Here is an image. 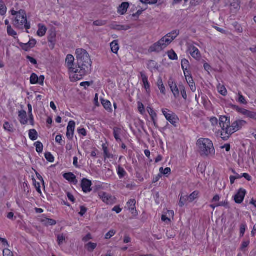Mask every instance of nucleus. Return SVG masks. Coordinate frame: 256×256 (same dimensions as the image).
<instances>
[{"instance_id": "obj_1", "label": "nucleus", "mask_w": 256, "mask_h": 256, "mask_svg": "<svg viewBox=\"0 0 256 256\" xmlns=\"http://www.w3.org/2000/svg\"><path fill=\"white\" fill-rule=\"evenodd\" d=\"M76 56L80 69V74L76 76V80H80L83 76L90 71L92 62L88 53L82 48L77 49Z\"/></svg>"}, {"instance_id": "obj_2", "label": "nucleus", "mask_w": 256, "mask_h": 256, "mask_svg": "<svg viewBox=\"0 0 256 256\" xmlns=\"http://www.w3.org/2000/svg\"><path fill=\"white\" fill-rule=\"evenodd\" d=\"M198 151L202 156L212 157L214 156L216 150L212 141L206 138H199L196 142Z\"/></svg>"}, {"instance_id": "obj_3", "label": "nucleus", "mask_w": 256, "mask_h": 256, "mask_svg": "<svg viewBox=\"0 0 256 256\" xmlns=\"http://www.w3.org/2000/svg\"><path fill=\"white\" fill-rule=\"evenodd\" d=\"M176 33H168L150 48L151 52H160L164 49L176 37Z\"/></svg>"}, {"instance_id": "obj_4", "label": "nucleus", "mask_w": 256, "mask_h": 256, "mask_svg": "<svg viewBox=\"0 0 256 256\" xmlns=\"http://www.w3.org/2000/svg\"><path fill=\"white\" fill-rule=\"evenodd\" d=\"M14 24L17 28L22 29L24 28L26 30L30 29V26L26 20V14L24 10H20L15 16L14 20Z\"/></svg>"}, {"instance_id": "obj_5", "label": "nucleus", "mask_w": 256, "mask_h": 256, "mask_svg": "<svg viewBox=\"0 0 256 256\" xmlns=\"http://www.w3.org/2000/svg\"><path fill=\"white\" fill-rule=\"evenodd\" d=\"M246 124V122L242 120H238L234 121L231 124H230L229 129L228 128L227 130H228L226 136H224L222 137V138H228L230 135L242 128V127H244Z\"/></svg>"}, {"instance_id": "obj_6", "label": "nucleus", "mask_w": 256, "mask_h": 256, "mask_svg": "<svg viewBox=\"0 0 256 256\" xmlns=\"http://www.w3.org/2000/svg\"><path fill=\"white\" fill-rule=\"evenodd\" d=\"M74 58L72 54H68L66 58V65L69 71L72 73L73 78L76 80V77L79 74V70L74 68Z\"/></svg>"}, {"instance_id": "obj_7", "label": "nucleus", "mask_w": 256, "mask_h": 256, "mask_svg": "<svg viewBox=\"0 0 256 256\" xmlns=\"http://www.w3.org/2000/svg\"><path fill=\"white\" fill-rule=\"evenodd\" d=\"M230 118L224 116H221L219 118V124L222 129V138L226 136L227 130L230 126Z\"/></svg>"}, {"instance_id": "obj_8", "label": "nucleus", "mask_w": 256, "mask_h": 256, "mask_svg": "<svg viewBox=\"0 0 256 256\" xmlns=\"http://www.w3.org/2000/svg\"><path fill=\"white\" fill-rule=\"evenodd\" d=\"M162 111L166 120L172 125L176 126V124L178 120V118L177 116L174 113L166 108H163Z\"/></svg>"}, {"instance_id": "obj_9", "label": "nucleus", "mask_w": 256, "mask_h": 256, "mask_svg": "<svg viewBox=\"0 0 256 256\" xmlns=\"http://www.w3.org/2000/svg\"><path fill=\"white\" fill-rule=\"evenodd\" d=\"M188 52L196 60L200 58V54L198 50L192 44L189 43L188 45Z\"/></svg>"}, {"instance_id": "obj_10", "label": "nucleus", "mask_w": 256, "mask_h": 256, "mask_svg": "<svg viewBox=\"0 0 256 256\" xmlns=\"http://www.w3.org/2000/svg\"><path fill=\"white\" fill-rule=\"evenodd\" d=\"M44 76H40L38 77L37 74L35 73H32L30 77V83L32 84H39L40 86H44Z\"/></svg>"}, {"instance_id": "obj_11", "label": "nucleus", "mask_w": 256, "mask_h": 256, "mask_svg": "<svg viewBox=\"0 0 256 256\" xmlns=\"http://www.w3.org/2000/svg\"><path fill=\"white\" fill-rule=\"evenodd\" d=\"M236 110L240 114L246 116L247 118L256 120V112L247 110L246 109L237 106Z\"/></svg>"}, {"instance_id": "obj_12", "label": "nucleus", "mask_w": 256, "mask_h": 256, "mask_svg": "<svg viewBox=\"0 0 256 256\" xmlns=\"http://www.w3.org/2000/svg\"><path fill=\"white\" fill-rule=\"evenodd\" d=\"M98 196L102 202L106 204H111L114 202V198L104 192H99Z\"/></svg>"}, {"instance_id": "obj_13", "label": "nucleus", "mask_w": 256, "mask_h": 256, "mask_svg": "<svg viewBox=\"0 0 256 256\" xmlns=\"http://www.w3.org/2000/svg\"><path fill=\"white\" fill-rule=\"evenodd\" d=\"M92 182L91 180L86 178H84L82 179L81 182V187L82 190V191L84 193H88L92 191Z\"/></svg>"}, {"instance_id": "obj_14", "label": "nucleus", "mask_w": 256, "mask_h": 256, "mask_svg": "<svg viewBox=\"0 0 256 256\" xmlns=\"http://www.w3.org/2000/svg\"><path fill=\"white\" fill-rule=\"evenodd\" d=\"M246 194V190L244 189L240 188L234 197V202L236 204H241L244 200Z\"/></svg>"}, {"instance_id": "obj_15", "label": "nucleus", "mask_w": 256, "mask_h": 256, "mask_svg": "<svg viewBox=\"0 0 256 256\" xmlns=\"http://www.w3.org/2000/svg\"><path fill=\"white\" fill-rule=\"evenodd\" d=\"M184 75L186 78V80L189 85V86L192 92H194L196 90V87L195 84L194 82L193 78L191 76L190 72H184Z\"/></svg>"}, {"instance_id": "obj_16", "label": "nucleus", "mask_w": 256, "mask_h": 256, "mask_svg": "<svg viewBox=\"0 0 256 256\" xmlns=\"http://www.w3.org/2000/svg\"><path fill=\"white\" fill-rule=\"evenodd\" d=\"M75 126L76 123L73 120H70L68 124V126H67L66 136L70 140H72L74 136Z\"/></svg>"}, {"instance_id": "obj_17", "label": "nucleus", "mask_w": 256, "mask_h": 256, "mask_svg": "<svg viewBox=\"0 0 256 256\" xmlns=\"http://www.w3.org/2000/svg\"><path fill=\"white\" fill-rule=\"evenodd\" d=\"M140 77L143 82V87L145 89L146 93H150V84L148 80V76L144 72H140Z\"/></svg>"}, {"instance_id": "obj_18", "label": "nucleus", "mask_w": 256, "mask_h": 256, "mask_svg": "<svg viewBox=\"0 0 256 256\" xmlns=\"http://www.w3.org/2000/svg\"><path fill=\"white\" fill-rule=\"evenodd\" d=\"M146 110L150 116L154 126L157 128V114L156 112L150 106L147 107Z\"/></svg>"}, {"instance_id": "obj_19", "label": "nucleus", "mask_w": 256, "mask_h": 256, "mask_svg": "<svg viewBox=\"0 0 256 256\" xmlns=\"http://www.w3.org/2000/svg\"><path fill=\"white\" fill-rule=\"evenodd\" d=\"M110 26L112 30L118 31L127 30L130 28L128 26L120 25L116 22L112 23Z\"/></svg>"}, {"instance_id": "obj_20", "label": "nucleus", "mask_w": 256, "mask_h": 256, "mask_svg": "<svg viewBox=\"0 0 256 256\" xmlns=\"http://www.w3.org/2000/svg\"><path fill=\"white\" fill-rule=\"evenodd\" d=\"M230 10L236 12L240 8V0H229Z\"/></svg>"}, {"instance_id": "obj_21", "label": "nucleus", "mask_w": 256, "mask_h": 256, "mask_svg": "<svg viewBox=\"0 0 256 256\" xmlns=\"http://www.w3.org/2000/svg\"><path fill=\"white\" fill-rule=\"evenodd\" d=\"M18 116L20 118V122L22 124H26L29 121V118H27L26 112L24 110L19 111Z\"/></svg>"}, {"instance_id": "obj_22", "label": "nucleus", "mask_w": 256, "mask_h": 256, "mask_svg": "<svg viewBox=\"0 0 256 256\" xmlns=\"http://www.w3.org/2000/svg\"><path fill=\"white\" fill-rule=\"evenodd\" d=\"M64 178L70 182L76 184L78 182L76 176L72 172H68L64 174Z\"/></svg>"}, {"instance_id": "obj_23", "label": "nucleus", "mask_w": 256, "mask_h": 256, "mask_svg": "<svg viewBox=\"0 0 256 256\" xmlns=\"http://www.w3.org/2000/svg\"><path fill=\"white\" fill-rule=\"evenodd\" d=\"M169 86L175 98H177L180 96L179 90L175 82H172L169 84Z\"/></svg>"}, {"instance_id": "obj_24", "label": "nucleus", "mask_w": 256, "mask_h": 256, "mask_svg": "<svg viewBox=\"0 0 256 256\" xmlns=\"http://www.w3.org/2000/svg\"><path fill=\"white\" fill-rule=\"evenodd\" d=\"M156 86L158 87L159 90H160V92L162 94L165 95L166 92V88L162 80V78L159 77L158 79L157 82H156Z\"/></svg>"}, {"instance_id": "obj_25", "label": "nucleus", "mask_w": 256, "mask_h": 256, "mask_svg": "<svg viewBox=\"0 0 256 256\" xmlns=\"http://www.w3.org/2000/svg\"><path fill=\"white\" fill-rule=\"evenodd\" d=\"M128 6L129 4L128 2H122L118 8V13L121 14H124L126 12Z\"/></svg>"}, {"instance_id": "obj_26", "label": "nucleus", "mask_w": 256, "mask_h": 256, "mask_svg": "<svg viewBox=\"0 0 256 256\" xmlns=\"http://www.w3.org/2000/svg\"><path fill=\"white\" fill-rule=\"evenodd\" d=\"M147 66L148 68L151 72H153L154 70L158 68V64L157 62L152 60H150L148 62Z\"/></svg>"}, {"instance_id": "obj_27", "label": "nucleus", "mask_w": 256, "mask_h": 256, "mask_svg": "<svg viewBox=\"0 0 256 256\" xmlns=\"http://www.w3.org/2000/svg\"><path fill=\"white\" fill-rule=\"evenodd\" d=\"M111 50L114 54H117L120 48L117 40H114L110 44Z\"/></svg>"}, {"instance_id": "obj_28", "label": "nucleus", "mask_w": 256, "mask_h": 256, "mask_svg": "<svg viewBox=\"0 0 256 256\" xmlns=\"http://www.w3.org/2000/svg\"><path fill=\"white\" fill-rule=\"evenodd\" d=\"M102 104L107 111L109 112H111L112 111V104L109 100H102Z\"/></svg>"}, {"instance_id": "obj_29", "label": "nucleus", "mask_w": 256, "mask_h": 256, "mask_svg": "<svg viewBox=\"0 0 256 256\" xmlns=\"http://www.w3.org/2000/svg\"><path fill=\"white\" fill-rule=\"evenodd\" d=\"M28 116H29L30 124L31 125L34 126V116L32 114V106L30 104H28Z\"/></svg>"}, {"instance_id": "obj_30", "label": "nucleus", "mask_w": 256, "mask_h": 256, "mask_svg": "<svg viewBox=\"0 0 256 256\" xmlns=\"http://www.w3.org/2000/svg\"><path fill=\"white\" fill-rule=\"evenodd\" d=\"M181 65L184 73L185 72H190L188 70L190 67V64L189 62L185 58L182 59L181 62Z\"/></svg>"}, {"instance_id": "obj_31", "label": "nucleus", "mask_w": 256, "mask_h": 256, "mask_svg": "<svg viewBox=\"0 0 256 256\" xmlns=\"http://www.w3.org/2000/svg\"><path fill=\"white\" fill-rule=\"evenodd\" d=\"M199 194V192L197 190L194 192L189 196H188V202H191L197 199L198 197Z\"/></svg>"}, {"instance_id": "obj_32", "label": "nucleus", "mask_w": 256, "mask_h": 256, "mask_svg": "<svg viewBox=\"0 0 256 256\" xmlns=\"http://www.w3.org/2000/svg\"><path fill=\"white\" fill-rule=\"evenodd\" d=\"M42 222L44 224L45 226H54L56 224V220H52V219L48 218H44L42 219Z\"/></svg>"}, {"instance_id": "obj_33", "label": "nucleus", "mask_w": 256, "mask_h": 256, "mask_svg": "<svg viewBox=\"0 0 256 256\" xmlns=\"http://www.w3.org/2000/svg\"><path fill=\"white\" fill-rule=\"evenodd\" d=\"M97 246V244L89 242L85 245L86 248L88 252H92Z\"/></svg>"}, {"instance_id": "obj_34", "label": "nucleus", "mask_w": 256, "mask_h": 256, "mask_svg": "<svg viewBox=\"0 0 256 256\" xmlns=\"http://www.w3.org/2000/svg\"><path fill=\"white\" fill-rule=\"evenodd\" d=\"M28 136L32 140H35L38 138V132L34 129L29 130Z\"/></svg>"}, {"instance_id": "obj_35", "label": "nucleus", "mask_w": 256, "mask_h": 256, "mask_svg": "<svg viewBox=\"0 0 256 256\" xmlns=\"http://www.w3.org/2000/svg\"><path fill=\"white\" fill-rule=\"evenodd\" d=\"M210 122L213 127V130H215V128L217 127L218 124V120L216 118L212 116L210 118Z\"/></svg>"}, {"instance_id": "obj_36", "label": "nucleus", "mask_w": 256, "mask_h": 256, "mask_svg": "<svg viewBox=\"0 0 256 256\" xmlns=\"http://www.w3.org/2000/svg\"><path fill=\"white\" fill-rule=\"evenodd\" d=\"M168 56L171 60H177L178 59L176 54L172 50L168 52Z\"/></svg>"}, {"instance_id": "obj_37", "label": "nucleus", "mask_w": 256, "mask_h": 256, "mask_svg": "<svg viewBox=\"0 0 256 256\" xmlns=\"http://www.w3.org/2000/svg\"><path fill=\"white\" fill-rule=\"evenodd\" d=\"M188 202V196H183L182 194L180 196V200L178 202V205L180 207H182L186 202Z\"/></svg>"}, {"instance_id": "obj_38", "label": "nucleus", "mask_w": 256, "mask_h": 256, "mask_svg": "<svg viewBox=\"0 0 256 256\" xmlns=\"http://www.w3.org/2000/svg\"><path fill=\"white\" fill-rule=\"evenodd\" d=\"M118 174L120 178H122L126 174L124 170L120 166H118L116 168Z\"/></svg>"}, {"instance_id": "obj_39", "label": "nucleus", "mask_w": 256, "mask_h": 256, "mask_svg": "<svg viewBox=\"0 0 256 256\" xmlns=\"http://www.w3.org/2000/svg\"><path fill=\"white\" fill-rule=\"evenodd\" d=\"M4 128L5 130L9 132H13L14 128L12 124H10L8 122H5L4 124Z\"/></svg>"}, {"instance_id": "obj_40", "label": "nucleus", "mask_w": 256, "mask_h": 256, "mask_svg": "<svg viewBox=\"0 0 256 256\" xmlns=\"http://www.w3.org/2000/svg\"><path fill=\"white\" fill-rule=\"evenodd\" d=\"M34 145L36 148V151L38 153H42L43 150V144H42L40 142H35Z\"/></svg>"}, {"instance_id": "obj_41", "label": "nucleus", "mask_w": 256, "mask_h": 256, "mask_svg": "<svg viewBox=\"0 0 256 256\" xmlns=\"http://www.w3.org/2000/svg\"><path fill=\"white\" fill-rule=\"evenodd\" d=\"M128 207V208L132 210H134L136 206V200H130L128 202H127Z\"/></svg>"}, {"instance_id": "obj_42", "label": "nucleus", "mask_w": 256, "mask_h": 256, "mask_svg": "<svg viewBox=\"0 0 256 256\" xmlns=\"http://www.w3.org/2000/svg\"><path fill=\"white\" fill-rule=\"evenodd\" d=\"M218 92L224 96L227 94V90L224 86L219 85L218 86Z\"/></svg>"}, {"instance_id": "obj_43", "label": "nucleus", "mask_w": 256, "mask_h": 256, "mask_svg": "<svg viewBox=\"0 0 256 256\" xmlns=\"http://www.w3.org/2000/svg\"><path fill=\"white\" fill-rule=\"evenodd\" d=\"M45 158L46 160L50 162H53L54 160V156L50 152H46L45 154Z\"/></svg>"}, {"instance_id": "obj_44", "label": "nucleus", "mask_w": 256, "mask_h": 256, "mask_svg": "<svg viewBox=\"0 0 256 256\" xmlns=\"http://www.w3.org/2000/svg\"><path fill=\"white\" fill-rule=\"evenodd\" d=\"M138 108L140 114L143 115L145 114L146 111L144 106L141 102H138Z\"/></svg>"}, {"instance_id": "obj_45", "label": "nucleus", "mask_w": 256, "mask_h": 256, "mask_svg": "<svg viewBox=\"0 0 256 256\" xmlns=\"http://www.w3.org/2000/svg\"><path fill=\"white\" fill-rule=\"evenodd\" d=\"M160 172L161 174H163L164 175L169 174L171 172V170L170 168H164L162 167L160 168Z\"/></svg>"}, {"instance_id": "obj_46", "label": "nucleus", "mask_w": 256, "mask_h": 256, "mask_svg": "<svg viewBox=\"0 0 256 256\" xmlns=\"http://www.w3.org/2000/svg\"><path fill=\"white\" fill-rule=\"evenodd\" d=\"M114 138H116V140L118 142H119L120 141V130L118 128H115L114 130Z\"/></svg>"}, {"instance_id": "obj_47", "label": "nucleus", "mask_w": 256, "mask_h": 256, "mask_svg": "<svg viewBox=\"0 0 256 256\" xmlns=\"http://www.w3.org/2000/svg\"><path fill=\"white\" fill-rule=\"evenodd\" d=\"M164 214H166V216L169 218V220H171V218H173L174 216V212L173 210H166V212H164Z\"/></svg>"}, {"instance_id": "obj_48", "label": "nucleus", "mask_w": 256, "mask_h": 256, "mask_svg": "<svg viewBox=\"0 0 256 256\" xmlns=\"http://www.w3.org/2000/svg\"><path fill=\"white\" fill-rule=\"evenodd\" d=\"M116 234V231L114 230H110L108 233H106L105 235V238L106 240H108Z\"/></svg>"}, {"instance_id": "obj_49", "label": "nucleus", "mask_w": 256, "mask_h": 256, "mask_svg": "<svg viewBox=\"0 0 256 256\" xmlns=\"http://www.w3.org/2000/svg\"><path fill=\"white\" fill-rule=\"evenodd\" d=\"M58 244L60 246L62 244L65 240V236L64 234H59L57 236Z\"/></svg>"}, {"instance_id": "obj_50", "label": "nucleus", "mask_w": 256, "mask_h": 256, "mask_svg": "<svg viewBox=\"0 0 256 256\" xmlns=\"http://www.w3.org/2000/svg\"><path fill=\"white\" fill-rule=\"evenodd\" d=\"M246 227H247V226H246V224H242L240 225V236L241 237L244 236Z\"/></svg>"}, {"instance_id": "obj_51", "label": "nucleus", "mask_w": 256, "mask_h": 256, "mask_svg": "<svg viewBox=\"0 0 256 256\" xmlns=\"http://www.w3.org/2000/svg\"><path fill=\"white\" fill-rule=\"evenodd\" d=\"M238 101L240 104H246V101L244 96H242L240 94H238Z\"/></svg>"}, {"instance_id": "obj_52", "label": "nucleus", "mask_w": 256, "mask_h": 256, "mask_svg": "<svg viewBox=\"0 0 256 256\" xmlns=\"http://www.w3.org/2000/svg\"><path fill=\"white\" fill-rule=\"evenodd\" d=\"M242 178V176H240L238 174H236V176H230V182L231 184H234V182H235L236 180L239 179V178Z\"/></svg>"}, {"instance_id": "obj_53", "label": "nucleus", "mask_w": 256, "mask_h": 256, "mask_svg": "<svg viewBox=\"0 0 256 256\" xmlns=\"http://www.w3.org/2000/svg\"><path fill=\"white\" fill-rule=\"evenodd\" d=\"M180 90L182 96L184 100H186L187 98V94L184 87L183 86H180Z\"/></svg>"}, {"instance_id": "obj_54", "label": "nucleus", "mask_w": 256, "mask_h": 256, "mask_svg": "<svg viewBox=\"0 0 256 256\" xmlns=\"http://www.w3.org/2000/svg\"><path fill=\"white\" fill-rule=\"evenodd\" d=\"M6 12V8L5 6L2 4L1 2H0V14L2 16L4 15Z\"/></svg>"}, {"instance_id": "obj_55", "label": "nucleus", "mask_w": 256, "mask_h": 256, "mask_svg": "<svg viewBox=\"0 0 256 256\" xmlns=\"http://www.w3.org/2000/svg\"><path fill=\"white\" fill-rule=\"evenodd\" d=\"M162 220L166 224H170L171 222V220H169L168 216L164 213L162 216Z\"/></svg>"}, {"instance_id": "obj_56", "label": "nucleus", "mask_w": 256, "mask_h": 256, "mask_svg": "<svg viewBox=\"0 0 256 256\" xmlns=\"http://www.w3.org/2000/svg\"><path fill=\"white\" fill-rule=\"evenodd\" d=\"M20 46L22 48V49L24 50L25 51H28L31 48L30 46H28V43L26 44H24V43H20Z\"/></svg>"}, {"instance_id": "obj_57", "label": "nucleus", "mask_w": 256, "mask_h": 256, "mask_svg": "<svg viewBox=\"0 0 256 256\" xmlns=\"http://www.w3.org/2000/svg\"><path fill=\"white\" fill-rule=\"evenodd\" d=\"M4 256H13L12 252L8 248H5L3 250Z\"/></svg>"}, {"instance_id": "obj_58", "label": "nucleus", "mask_w": 256, "mask_h": 256, "mask_svg": "<svg viewBox=\"0 0 256 256\" xmlns=\"http://www.w3.org/2000/svg\"><path fill=\"white\" fill-rule=\"evenodd\" d=\"M92 234L90 233L88 234L86 236H84L82 238V240L84 242H87L89 240H92Z\"/></svg>"}, {"instance_id": "obj_59", "label": "nucleus", "mask_w": 256, "mask_h": 256, "mask_svg": "<svg viewBox=\"0 0 256 256\" xmlns=\"http://www.w3.org/2000/svg\"><path fill=\"white\" fill-rule=\"evenodd\" d=\"M140 1L143 4H154L157 2L158 0H140Z\"/></svg>"}, {"instance_id": "obj_60", "label": "nucleus", "mask_w": 256, "mask_h": 256, "mask_svg": "<svg viewBox=\"0 0 256 256\" xmlns=\"http://www.w3.org/2000/svg\"><path fill=\"white\" fill-rule=\"evenodd\" d=\"M47 29L46 27L42 24H38V30L37 32H46Z\"/></svg>"}, {"instance_id": "obj_61", "label": "nucleus", "mask_w": 256, "mask_h": 256, "mask_svg": "<svg viewBox=\"0 0 256 256\" xmlns=\"http://www.w3.org/2000/svg\"><path fill=\"white\" fill-rule=\"evenodd\" d=\"M80 211L79 212V214L81 216H83L86 212L87 211V208L84 206H81L80 208Z\"/></svg>"}, {"instance_id": "obj_62", "label": "nucleus", "mask_w": 256, "mask_h": 256, "mask_svg": "<svg viewBox=\"0 0 256 256\" xmlns=\"http://www.w3.org/2000/svg\"><path fill=\"white\" fill-rule=\"evenodd\" d=\"M78 132L80 134H81L83 136H86V130L85 128H78Z\"/></svg>"}, {"instance_id": "obj_63", "label": "nucleus", "mask_w": 256, "mask_h": 256, "mask_svg": "<svg viewBox=\"0 0 256 256\" xmlns=\"http://www.w3.org/2000/svg\"><path fill=\"white\" fill-rule=\"evenodd\" d=\"M220 200V196L218 194H216L212 200V202L218 203Z\"/></svg>"}, {"instance_id": "obj_64", "label": "nucleus", "mask_w": 256, "mask_h": 256, "mask_svg": "<svg viewBox=\"0 0 256 256\" xmlns=\"http://www.w3.org/2000/svg\"><path fill=\"white\" fill-rule=\"evenodd\" d=\"M27 60H29L30 62L32 64L36 65L37 64V62L36 59L30 56H26Z\"/></svg>"}]
</instances>
